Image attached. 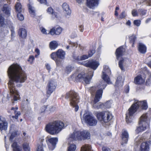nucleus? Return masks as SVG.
I'll return each mask as SVG.
<instances>
[{
    "label": "nucleus",
    "mask_w": 151,
    "mask_h": 151,
    "mask_svg": "<svg viewBox=\"0 0 151 151\" xmlns=\"http://www.w3.org/2000/svg\"><path fill=\"white\" fill-rule=\"evenodd\" d=\"M9 80L8 83L9 88L14 101L20 99L19 92L16 89L15 83H17V87L22 86L21 83L25 82L27 79V74L21 66L17 63H14L9 66L7 71Z\"/></svg>",
    "instance_id": "f257e3e1"
},
{
    "label": "nucleus",
    "mask_w": 151,
    "mask_h": 151,
    "mask_svg": "<svg viewBox=\"0 0 151 151\" xmlns=\"http://www.w3.org/2000/svg\"><path fill=\"white\" fill-rule=\"evenodd\" d=\"M139 106L142 110H146L148 108L146 100L138 101L134 102L128 109V113L126 114V120L127 124L131 123L134 118V115L137 111Z\"/></svg>",
    "instance_id": "f03ea898"
},
{
    "label": "nucleus",
    "mask_w": 151,
    "mask_h": 151,
    "mask_svg": "<svg viewBox=\"0 0 151 151\" xmlns=\"http://www.w3.org/2000/svg\"><path fill=\"white\" fill-rule=\"evenodd\" d=\"M64 123L59 120H56L47 124L45 126L46 131L54 135L59 133L64 128Z\"/></svg>",
    "instance_id": "7ed1b4c3"
},
{
    "label": "nucleus",
    "mask_w": 151,
    "mask_h": 151,
    "mask_svg": "<svg viewBox=\"0 0 151 151\" xmlns=\"http://www.w3.org/2000/svg\"><path fill=\"white\" fill-rule=\"evenodd\" d=\"M65 98H69L70 105L73 107H75V111H77L79 109L78 104L80 102V99L78 94L74 90H71L66 93Z\"/></svg>",
    "instance_id": "20e7f679"
},
{
    "label": "nucleus",
    "mask_w": 151,
    "mask_h": 151,
    "mask_svg": "<svg viewBox=\"0 0 151 151\" xmlns=\"http://www.w3.org/2000/svg\"><path fill=\"white\" fill-rule=\"evenodd\" d=\"M93 74L90 76L87 75L84 72H82L79 73H75L70 76V78L75 82H81L86 84H89L93 77Z\"/></svg>",
    "instance_id": "39448f33"
},
{
    "label": "nucleus",
    "mask_w": 151,
    "mask_h": 151,
    "mask_svg": "<svg viewBox=\"0 0 151 151\" xmlns=\"http://www.w3.org/2000/svg\"><path fill=\"white\" fill-rule=\"evenodd\" d=\"M103 93V89H102L97 90L96 92L93 105V107L95 109L109 108L110 107V105H107L108 102H105L104 104L100 103L97 104L101 98Z\"/></svg>",
    "instance_id": "423d86ee"
},
{
    "label": "nucleus",
    "mask_w": 151,
    "mask_h": 151,
    "mask_svg": "<svg viewBox=\"0 0 151 151\" xmlns=\"http://www.w3.org/2000/svg\"><path fill=\"white\" fill-rule=\"evenodd\" d=\"M126 51V49L123 45L117 48L115 52V54L116 59L119 60V66L122 70H124L123 65L124 62L125 58L123 57Z\"/></svg>",
    "instance_id": "0eeeda50"
},
{
    "label": "nucleus",
    "mask_w": 151,
    "mask_h": 151,
    "mask_svg": "<svg viewBox=\"0 0 151 151\" xmlns=\"http://www.w3.org/2000/svg\"><path fill=\"white\" fill-rule=\"evenodd\" d=\"M65 53L62 49H59L57 51L52 52L50 55L51 58L54 60L57 66H60L65 59Z\"/></svg>",
    "instance_id": "6e6552de"
},
{
    "label": "nucleus",
    "mask_w": 151,
    "mask_h": 151,
    "mask_svg": "<svg viewBox=\"0 0 151 151\" xmlns=\"http://www.w3.org/2000/svg\"><path fill=\"white\" fill-rule=\"evenodd\" d=\"M90 134L86 130L78 131L74 132L70 135V137L74 140L81 141L90 139Z\"/></svg>",
    "instance_id": "1a4fd4ad"
},
{
    "label": "nucleus",
    "mask_w": 151,
    "mask_h": 151,
    "mask_svg": "<svg viewBox=\"0 0 151 151\" xmlns=\"http://www.w3.org/2000/svg\"><path fill=\"white\" fill-rule=\"evenodd\" d=\"M149 132H146L144 133L139 140L138 141V143H141L139 146V150L140 151H149L150 147L149 146L151 144L150 141H146L144 142L145 139H147L148 136L150 135Z\"/></svg>",
    "instance_id": "9d476101"
},
{
    "label": "nucleus",
    "mask_w": 151,
    "mask_h": 151,
    "mask_svg": "<svg viewBox=\"0 0 151 151\" xmlns=\"http://www.w3.org/2000/svg\"><path fill=\"white\" fill-rule=\"evenodd\" d=\"M147 116L146 114H144L141 116L139 124L141 125L138 127L136 130L138 134L144 131L149 126V124L147 122Z\"/></svg>",
    "instance_id": "9b49d317"
},
{
    "label": "nucleus",
    "mask_w": 151,
    "mask_h": 151,
    "mask_svg": "<svg viewBox=\"0 0 151 151\" xmlns=\"http://www.w3.org/2000/svg\"><path fill=\"white\" fill-rule=\"evenodd\" d=\"M96 116L99 121L104 123L108 122L113 118L111 113L104 111L97 112Z\"/></svg>",
    "instance_id": "f8f14e48"
},
{
    "label": "nucleus",
    "mask_w": 151,
    "mask_h": 151,
    "mask_svg": "<svg viewBox=\"0 0 151 151\" xmlns=\"http://www.w3.org/2000/svg\"><path fill=\"white\" fill-rule=\"evenodd\" d=\"M57 86L56 83L54 80H50L48 81L46 88V95L47 98L49 97L51 94L55 91Z\"/></svg>",
    "instance_id": "ddd939ff"
},
{
    "label": "nucleus",
    "mask_w": 151,
    "mask_h": 151,
    "mask_svg": "<svg viewBox=\"0 0 151 151\" xmlns=\"http://www.w3.org/2000/svg\"><path fill=\"white\" fill-rule=\"evenodd\" d=\"M84 120L87 124L91 126H96L97 123V120L93 116L89 114L84 116Z\"/></svg>",
    "instance_id": "4468645a"
},
{
    "label": "nucleus",
    "mask_w": 151,
    "mask_h": 151,
    "mask_svg": "<svg viewBox=\"0 0 151 151\" xmlns=\"http://www.w3.org/2000/svg\"><path fill=\"white\" fill-rule=\"evenodd\" d=\"M58 141V139L57 137H51L46 139L48 148L51 150H53L55 148Z\"/></svg>",
    "instance_id": "2eb2a0df"
},
{
    "label": "nucleus",
    "mask_w": 151,
    "mask_h": 151,
    "mask_svg": "<svg viewBox=\"0 0 151 151\" xmlns=\"http://www.w3.org/2000/svg\"><path fill=\"white\" fill-rule=\"evenodd\" d=\"M120 137L121 139V145L123 146L127 144L129 138V136L128 132L126 130L123 129L122 131Z\"/></svg>",
    "instance_id": "dca6fc26"
},
{
    "label": "nucleus",
    "mask_w": 151,
    "mask_h": 151,
    "mask_svg": "<svg viewBox=\"0 0 151 151\" xmlns=\"http://www.w3.org/2000/svg\"><path fill=\"white\" fill-rule=\"evenodd\" d=\"M62 30L63 29L59 26L53 27L50 29L48 34L52 35H58L61 34Z\"/></svg>",
    "instance_id": "f3484780"
},
{
    "label": "nucleus",
    "mask_w": 151,
    "mask_h": 151,
    "mask_svg": "<svg viewBox=\"0 0 151 151\" xmlns=\"http://www.w3.org/2000/svg\"><path fill=\"white\" fill-rule=\"evenodd\" d=\"M99 65V63L95 61H89L84 64L85 66L89 67L94 70H95Z\"/></svg>",
    "instance_id": "a211bd4d"
},
{
    "label": "nucleus",
    "mask_w": 151,
    "mask_h": 151,
    "mask_svg": "<svg viewBox=\"0 0 151 151\" xmlns=\"http://www.w3.org/2000/svg\"><path fill=\"white\" fill-rule=\"evenodd\" d=\"M99 0H86V5L90 8H93L98 6Z\"/></svg>",
    "instance_id": "6ab92c4d"
},
{
    "label": "nucleus",
    "mask_w": 151,
    "mask_h": 151,
    "mask_svg": "<svg viewBox=\"0 0 151 151\" xmlns=\"http://www.w3.org/2000/svg\"><path fill=\"white\" fill-rule=\"evenodd\" d=\"M11 10V7L7 4H4L1 9L2 12L8 17L10 16Z\"/></svg>",
    "instance_id": "aec40b11"
},
{
    "label": "nucleus",
    "mask_w": 151,
    "mask_h": 151,
    "mask_svg": "<svg viewBox=\"0 0 151 151\" xmlns=\"http://www.w3.org/2000/svg\"><path fill=\"white\" fill-rule=\"evenodd\" d=\"M137 49L138 52L142 54H145L147 50L146 46L142 43H139L137 46Z\"/></svg>",
    "instance_id": "412c9836"
},
{
    "label": "nucleus",
    "mask_w": 151,
    "mask_h": 151,
    "mask_svg": "<svg viewBox=\"0 0 151 151\" xmlns=\"http://www.w3.org/2000/svg\"><path fill=\"white\" fill-rule=\"evenodd\" d=\"M96 42H93L91 45L88 51V57H92L96 52Z\"/></svg>",
    "instance_id": "4be33fe9"
},
{
    "label": "nucleus",
    "mask_w": 151,
    "mask_h": 151,
    "mask_svg": "<svg viewBox=\"0 0 151 151\" xmlns=\"http://www.w3.org/2000/svg\"><path fill=\"white\" fill-rule=\"evenodd\" d=\"M145 82V80L140 74L138 75L134 79V83L136 84L141 85L143 84Z\"/></svg>",
    "instance_id": "5701e85b"
},
{
    "label": "nucleus",
    "mask_w": 151,
    "mask_h": 151,
    "mask_svg": "<svg viewBox=\"0 0 151 151\" xmlns=\"http://www.w3.org/2000/svg\"><path fill=\"white\" fill-rule=\"evenodd\" d=\"M18 33L19 36L21 38L24 39L26 38L27 36V32L25 29L22 28L19 29Z\"/></svg>",
    "instance_id": "b1692460"
},
{
    "label": "nucleus",
    "mask_w": 151,
    "mask_h": 151,
    "mask_svg": "<svg viewBox=\"0 0 151 151\" xmlns=\"http://www.w3.org/2000/svg\"><path fill=\"white\" fill-rule=\"evenodd\" d=\"M18 109V108L17 107H16L15 108L12 107L11 109V110H14V113L15 114L14 116H12V118L13 119H18V116L21 115V113L20 111H17V110Z\"/></svg>",
    "instance_id": "393cba45"
},
{
    "label": "nucleus",
    "mask_w": 151,
    "mask_h": 151,
    "mask_svg": "<svg viewBox=\"0 0 151 151\" xmlns=\"http://www.w3.org/2000/svg\"><path fill=\"white\" fill-rule=\"evenodd\" d=\"M64 11L65 12L67 15H70L71 13V10L70 9L69 5L66 3H64L62 5Z\"/></svg>",
    "instance_id": "a878e982"
},
{
    "label": "nucleus",
    "mask_w": 151,
    "mask_h": 151,
    "mask_svg": "<svg viewBox=\"0 0 151 151\" xmlns=\"http://www.w3.org/2000/svg\"><path fill=\"white\" fill-rule=\"evenodd\" d=\"M7 128V123L5 121L2 120L1 116H0V130H6Z\"/></svg>",
    "instance_id": "bb28decb"
},
{
    "label": "nucleus",
    "mask_w": 151,
    "mask_h": 151,
    "mask_svg": "<svg viewBox=\"0 0 151 151\" xmlns=\"http://www.w3.org/2000/svg\"><path fill=\"white\" fill-rule=\"evenodd\" d=\"M28 6L29 12L31 16L32 17H34L35 16V13L34 7L29 4H28Z\"/></svg>",
    "instance_id": "cd10ccee"
},
{
    "label": "nucleus",
    "mask_w": 151,
    "mask_h": 151,
    "mask_svg": "<svg viewBox=\"0 0 151 151\" xmlns=\"http://www.w3.org/2000/svg\"><path fill=\"white\" fill-rule=\"evenodd\" d=\"M58 46V44L55 41L51 42L49 44V47L51 50H54L56 49Z\"/></svg>",
    "instance_id": "c85d7f7f"
},
{
    "label": "nucleus",
    "mask_w": 151,
    "mask_h": 151,
    "mask_svg": "<svg viewBox=\"0 0 151 151\" xmlns=\"http://www.w3.org/2000/svg\"><path fill=\"white\" fill-rule=\"evenodd\" d=\"M22 147L24 151H30L29 143L24 142L22 144Z\"/></svg>",
    "instance_id": "c756f323"
},
{
    "label": "nucleus",
    "mask_w": 151,
    "mask_h": 151,
    "mask_svg": "<svg viewBox=\"0 0 151 151\" xmlns=\"http://www.w3.org/2000/svg\"><path fill=\"white\" fill-rule=\"evenodd\" d=\"M16 12L17 13L21 12L22 8L21 4L19 3H17L15 6Z\"/></svg>",
    "instance_id": "7c9ffc66"
},
{
    "label": "nucleus",
    "mask_w": 151,
    "mask_h": 151,
    "mask_svg": "<svg viewBox=\"0 0 151 151\" xmlns=\"http://www.w3.org/2000/svg\"><path fill=\"white\" fill-rule=\"evenodd\" d=\"M11 147L13 148V151H21L17 142H16L13 143L11 145Z\"/></svg>",
    "instance_id": "2f4dec72"
},
{
    "label": "nucleus",
    "mask_w": 151,
    "mask_h": 151,
    "mask_svg": "<svg viewBox=\"0 0 151 151\" xmlns=\"http://www.w3.org/2000/svg\"><path fill=\"white\" fill-rule=\"evenodd\" d=\"M103 74L102 76V78L103 80L108 84L111 83L110 82V79L109 76L105 72H103Z\"/></svg>",
    "instance_id": "473e14b6"
},
{
    "label": "nucleus",
    "mask_w": 151,
    "mask_h": 151,
    "mask_svg": "<svg viewBox=\"0 0 151 151\" xmlns=\"http://www.w3.org/2000/svg\"><path fill=\"white\" fill-rule=\"evenodd\" d=\"M136 37L132 35L129 37V43L132 44V47H134Z\"/></svg>",
    "instance_id": "72a5a7b5"
},
{
    "label": "nucleus",
    "mask_w": 151,
    "mask_h": 151,
    "mask_svg": "<svg viewBox=\"0 0 151 151\" xmlns=\"http://www.w3.org/2000/svg\"><path fill=\"white\" fill-rule=\"evenodd\" d=\"M18 131H15L13 132L11 134V135L9 137V140H12L13 139L16 137L18 136Z\"/></svg>",
    "instance_id": "f704fd0d"
},
{
    "label": "nucleus",
    "mask_w": 151,
    "mask_h": 151,
    "mask_svg": "<svg viewBox=\"0 0 151 151\" xmlns=\"http://www.w3.org/2000/svg\"><path fill=\"white\" fill-rule=\"evenodd\" d=\"M76 149L75 145L71 144L68 147V151H75Z\"/></svg>",
    "instance_id": "c9c22d12"
},
{
    "label": "nucleus",
    "mask_w": 151,
    "mask_h": 151,
    "mask_svg": "<svg viewBox=\"0 0 151 151\" xmlns=\"http://www.w3.org/2000/svg\"><path fill=\"white\" fill-rule=\"evenodd\" d=\"M82 147H83V150H87L86 151H91V146L89 145L85 144Z\"/></svg>",
    "instance_id": "e433bc0d"
},
{
    "label": "nucleus",
    "mask_w": 151,
    "mask_h": 151,
    "mask_svg": "<svg viewBox=\"0 0 151 151\" xmlns=\"http://www.w3.org/2000/svg\"><path fill=\"white\" fill-rule=\"evenodd\" d=\"M21 12L17 13V16L18 19L20 21H22L24 19V17Z\"/></svg>",
    "instance_id": "4c0bfd02"
},
{
    "label": "nucleus",
    "mask_w": 151,
    "mask_h": 151,
    "mask_svg": "<svg viewBox=\"0 0 151 151\" xmlns=\"http://www.w3.org/2000/svg\"><path fill=\"white\" fill-rule=\"evenodd\" d=\"M5 19L1 14H0V25L3 26L4 24Z\"/></svg>",
    "instance_id": "58836bf2"
},
{
    "label": "nucleus",
    "mask_w": 151,
    "mask_h": 151,
    "mask_svg": "<svg viewBox=\"0 0 151 151\" xmlns=\"http://www.w3.org/2000/svg\"><path fill=\"white\" fill-rule=\"evenodd\" d=\"M88 55H84L80 57V60H84L90 57H88Z\"/></svg>",
    "instance_id": "ea45409f"
},
{
    "label": "nucleus",
    "mask_w": 151,
    "mask_h": 151,
    "mask_svg": "<svg viewBox=\"0 0 151 151\" xmlns=\"http://www.w3.org/2000/svg\"><path fill=\"white\" fill-rule=\"evenodd\" d=\"M133 24L134 25L138 27L140 24L141 21L139 19L135 20L133 22Z\"/></svg>",
    "instance_id": "a19ab883"
},
{
    "label": "nucleus",
    "mask_w": 151,
    "mask_h": 151,
    "mask_svg": "<svg viewBox=\"0 0 151 151\" xmlns=\"http://www.w3.org/2000/svg\"><path fill=\"white\" fill-rule=\"evenodd\" d=\"M141 15L144 16L147 13V11L144 9H140L139 11Z\"/></svg>",
    "instance_id": "79ce46f5"
},
{
    "label": "nucleus",
    "mask_w": 151,
    "mask_h": 151,
    "mask_svg": "<svg viewBox=\"0 0 151 151\" xmlns=\"http://www.w3.org/2000/svg\"><path fill=\"white\" fill-rule=\"evenodd\" d=\"M102 151H111V148L107 146H103L102 148Z\"/></svg>",
    "instance_id": "37998d69"
},
{
    "label": "nucleus",
    "mask_w": 151,
    "mask_h": 151,
    "mask_svg": "<svg viewBox=\"0 0 151 151\" xmlns=\"http://www.w3.org/2000/svg\"><path fill=\"white\" fill-rule=\"evenodd\" d=\"M126 16L125 12L124 11L122 12L119 15V18L121 19L124 18Z\"/></svg>",
    "instance_id": "c03bdc74"
},
{
    "label": "nucleus",
    "mask_w": 151,
    "mask_h": 151,
    "mask_svg": "<svg viewBox=\"0 0 151 151\" xmlns=\"http://www.w3.org/2000/svg\"><path fill=\"white\" fill-rule=\"evenodd\" d=\"M34 59V56L33 55H30L29 56L27 61L32 63Z\"/></svg>",
    "instance_id": "a18cd8bd"
},
{
    "label": "nucleus",
    "mask_w": 151,
    "mask_h": 151,
    "mask_svg": "<svg viewBox=\"0 0 151 151\" xmlns=\"http://www.w3.org/2000/svg\"><path fill=\"white\" fill-rule=\"evenodd\" d=\"M35 151H44L42 145H38Z\"/></svg>",
    "instance_id": "49530a36"
},
{
    "label": "nucleus",
    "mask_w": 151,
    "mask_h": 151,
    "mask_svg": "<svg viewBox=\"0 0 151 151\" xmlns=\"http://www.w3.org/2000/svg\"><path fill=\"white\" fill-rule=\"evenodd\" d=\"M132 15L133 17L138 16V13L137 10H133L132 12Z\"/></svg>",
    "instance_id": "de8ad7c7"
},
{
    "label": "nucleus",
    "mask_w": 151,
    "mask_h": 151,
    "mask_svg": "<svg viewBox=\"0 0 151 151\" xmlns=\"http://www.w3.org/2000/svg\"><path fill=\"white\" fill-rule=\"evenodd\" d=\"M129 85H126L125 86L124 91L126 93H129Z\"/></svg>",
    "instance_id": "09e8293b"
},
{
    "label": "nucleus",
    "mask_w": 151,
    "mask_h": 151,
    "mask_svg": "<svg viewBox=\"0 0 151 151\" xmlns=\"http://www.w3.org/2000/svg\"><path fill=\"white\" fill-rule=\"evenodd\" d=\"M47 11L50 14H51L53 12V9L51 7H48L47 9Z\"/></svg>",
    "instance_id": "8fccbe9b"
},
{
    "label": "nucleus",
    "mask_w": 151,
    "mask_h": 151,
    "mask_svg": "<svg viewBox=\"0 0 151 151\" xmlns=\"http://www.w3.org/2000/svg\"><path fill=\"white\" fill-rule=\"evenodd\" d=\"M41 4L47 5L48 4L47 0H37Z\"/></svg>",
    "instance_id": "3c124183"
},
{
    "label": "nucleus",
    "mask_w": 151,
    "mask_h": 151,
    "mask_svg": "<svg viewBox=\"0 0 151 151\" xmlns=\"http://www.w3.org/2000/svg\"><path fill=\"white\" fill-rule=\"evenodd\" d=\"M72 70V68L71 67L68 66L66 67V72L68 73H70L71 71Z\"/></svg>",
    "instance_id": "603ef678"
},
{
    "label": "nucleus",
    "mask_w": 151,
    "mask_h": 151,
    "mask_svg": "<svg viewBox=\"0 0 151 151\" xmlns=\"http://www.w3.org/2000/svg\"><path fill=\"white\" fill-rule=\"evenodd\" d=\"M90 89L91 93H94L96 90V88L95 86H93Z\"/></svg>",
    "instance_id": "864d4df0"
},
{
    "label": "nucleus",
    "mask_w": 151,
    "mask_h": 151,
    "mask_svg": "<svg viewBox=\"0 0 151 151\" xmlns=\"http://www.w3.org/2000/svg\"><path fill=\"white\" fill-rule=\"evenodd\" d=\"M69 44L70 45H71L72 47H77L78 46V44L76 42H70Z\"/></svg>",
    "instance_id": "5fc2aeb1"
},
{
    "label": "nucleus",
    "mask_w": 151,
    "mask_h": 151,
    "mask_svg": "<svg viewBox=\"0 0 151 151\" xmlns=\"http://www.w3.org/2000/svg\"><path fill=\"white\" fill-rule=\"evenodd\" d=\"M39 140L40 141V144L38 145H42V147H43V142H44V139L42 138H40L39 139Z\"/></svg>",
    "instance_id": "6e6d98bb"
},
{
    "label": "nucleus",
    "mask_w": 151,
    "mask_h": 151,
    "mask_svg": "<svg viewBox=\"0 0 151 151\" xmlns=\"http://www.w3.org/2000/svg\"><path fill=\"white\" fill-rule=\"evenodd\" d=\"M73 58L76 60H80V57L79 56H76L75 54H73L72 56Z\"/></svg>",
    "instance_id": "4d7b16f0"
},
{
    "label": "nucleus",
    "mask_w": 151,
    "mask_h": 151,
    "mask_svg": "<svg viewBox=\"0 0 151 151\" xmlns=\"http://www.w3.org/2000/svg\"><path fill=\"white\" fill-rule=\"evenodd\" d=\"M119 6H117L116 7L114 15L116 17H117L118 16V13L117 11L119 10Z\"/></svg>",
    "instance_id": "13d9d810"
},
{
    "label": "nucleus",
    "mask_w": 151,
    "mask_h": 151,
    "mask_svg": "<svg viewBox=\"0 0 151 151\" xmlns=\"http://www.w3.org/2000/svg\"><path fill=\"white\" fill-rule=\"evenodd\" d=\"M45 65L46 69L48 70L49 73L51 69L50 65L48 63L46 64Z\"/></svg>",
    "instance_id": "bf43d9fd"
},
{
    "label": "nucleus",
    "mask_w": 151,
    "mask_h": 151,
    "mask_svg": "<svg viewBox=\"0 0 151 151\" xmlns=\"http://www.w3.org/2000/svg\"><path fill=\"white\" fill-rule=\"evenodd\" d=\"M47 106H43L41 108V112H43L45 111L47 108Z\"/></svg>",
    "instance_id": "052dcab7"
},
{
    "label": "nucleus",
    "mask_w": 151,
    "mask_h": 151,
    "mask_svg": "<svg viewBox=\"0 0 151 151\" xmlns=\"http://www.w3.org/2000/svg\"><path fill=\"white\" fill-rule=\"evenodd\" d=\"M11 35L12 37H14V35L15 34V33L13 29H12L11 30Z\"/></svg>",
    "instance_id": "680f3d73"
},
{
    "label": "nucleus",
    "mask_w": 151,
    "mask_h": 151,
    "mask_svg": "<svg viewBox=\"0 0 151 151\" xmlns=\"http://www.w3.org/2000/svg\"><path fill=\"white\" fill-rule=\"evenodd\" d=\"M79 30H80V31L81 32H83V29H84L83 26V25H81L79 26Z\"/></svg>",
    "instance_id": "e2e57ef3"
},
{
    "label": "nucleus",
    "mask_w": 151,
    "mask_h": 151,
    "mask_svg": "<svg viewBox=\"0 0 151 151\" xmlns=\"http://www.w3.org/2000/svg\"><path fill=\"white\" fill-rule=\"evenodd\" d=\"M41 32L43 34H47V33L46 32V30L44 28H42L41 29Z\"/></svg>",
    "instance_id": "0e129e2a"
},
{
    "label": "nucleus",
    "mask_w": 151,
    "mask_h": 151,
    "mask_svg": "<svg viewBox=\"0 0 151 151\" xmlns=\"http://www.w3.org/2000/svg\"><path fill=\"white\" fill-rule=\"evenodd\" d=\"M53 16H54L56 18L58 17L57 13L55 12H53V13L51 14Z\"/></svg>",
    "instance_id": "69168bd1"
},
{
    "label": "nucleus",
    "mask_w": 151,
    "mask_h": 151,
    "mask_svg": "<svg viewBox=\"0 0 151 151\" xmlns=\"http://www.w3.org/2000/svg\"><path fill=\"white\" fill-rule=\"evenodd\" d=\"M151 21V18H148L145 21V23H147Z\"/></svg>",
    "instance_id": "338daca9"
},
{
    "label": "nucleus",
    "mask_w": 151,
    "mask_h": 151,
    "mask_svg": "<svg viewBox=\"0 0 151 151\" xmlns=\"http://www.w3.org/2000/svg\"><path fill=\"white\" fill-rule=\"evenodd\" d=\"M126 24L128 26H130L131 24V22L130 20H128Z\"/></svg>",
    "instance_id": "774afa93"
}]
</instances>
